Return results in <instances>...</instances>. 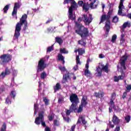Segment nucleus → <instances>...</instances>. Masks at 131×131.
<instances>
[{"label":"nucleus","mask_w":131,"mask_h":131,"mask_svg":"<svg viewBox=\"0 0 131 131\" xmlns=\"http://www.w3.org/2000/svg\"><path fill=\"white\" fill-rule=\"evenodd\" d=\"M82 16V17H78L77 21H75V33L80 35L81 38H86L89 36V29L84 27L80 22L83 21L85 25L90 26V24L93 21V16L91 14H89V16H88V14H83Z\"/></svg>","instance_id":"obj_1"},{"label":"nucleus","mask_w":131,"mask_h":131,"mask_svg":"<svg viewBox=\"0 0 131 131\" xmlns=\"http://www.w3.org/2000/svg\"><path fill=\"white\" fill-rule=\"evenodd\" d=\"M24 25L23 30L25 31L28 29V23H27V14H24L19 19V22L17 23L15 26V33L14 34V39H19L20 36V31H21V27Z\"/></svg>","instance_id":"obj_2"},{"label":"nucleus","mask_w":131,"mask_h":131,"mask_svg":"<svg viewBox=\"0 0 131 131\" xmlns=\"http://www.w3.org/2000/svg\"><path fill=\"white\" fill-rule=\"evenodd\" d=\"M111 15H112V10H109L107 15L103 14L101 16L100 22L99 23V24H101V23H103L104 21H106L103 29L105 30V34L106 35L109 34V31H110V29H111L110 27V18H111Z\"/></svg>","instance_id":"obj_3"},{"label":"nucleus","mask_w":131,"mask_h":131,"mask_svg":"<svg viewBox=\"0 0 131 131\" xmlns=\"http://www.w3.org/2000/svg\"><path fill=\"white\" fill-rule=\"evenodd\" d=\"M96 71L97 73L96 74L97 76H99V77L102 76V73L103 71L105 72L106 73H108L109 72V67L107 64H106L105 66L102 64L101 63H99L98 67H96Z\"/></svg>","instance_id":"obj_4"},{"label":"nucleus","mask_w":131,"mask_h":131,"mask_svg":"<svg viewBox=\"0 0 131 131\" xmlns=\"http://www.w3.org/2000/svg\"><path fill=\"white\" fill-rule=\"evenodd\" d=\"M12 55L9 54H5L2 55L0 56V64L4 66L6 65V64H8V63L12 61Z\"/></svg>","instance_id":"obj_5"},{"label":"nucleus","mask_w":131,"mask_h":131,"mask_svg":"<svg viewBox=\"0 0 131 131\" xmlns=\"http://www.w3.org/2000/svg\"><path fill=\"white\" fill-rule=\"evenodd\" d=\"M46 64L45 63V60L43 59H40L38 63L37 72H41L43 71L46 67Z\"/></svg>","instance_id":"obj_6"},{"label":"nucleus","mask_w":131,"mask_h":131,"mask_svg":"<svg viewBox=\"0 0 131 131\" xmlns=\"http://www.w3.org/2000/svg\"><path fill=\"white\" fill-rule=\"evenodd\" d=\"M128 59V55H126V54L122 56L121 58L120 59V64L121 68L124 70L126 69V67L125 66V62Z\"/></svg>","instance_id":"obj_7"},{"label":"nucleus","mask_w":131,"mask_h":131,"mask_svg":"<svg viewBox=\"0 0 131 131\" xmlns=\"http://www.w3.org/2000/svg\"><path fill=\"white\" fill-rule=\"evenodd\" d=\"M70 101L72 104H75V105H78L79 103V99L76 94H73L70 96Z\"/></svg>","instance_id":"obj_8"},{"label":"nucleus","mask_w":131,"mask_h":131,"mask_svg":"<svg viewBox=\"0 0 131 131\" xmlns=\"http://www.w3.org/2000/svg\"><path fill=\"white\" fill-rule=\"evenodd\" d=\"M78 5L79 7H82L83 10H84L85 12L89 11V3H83V1H79Z\"/></svg>","instance_id":"obj_9"},{"label":"nucleus","mask_w":131,"mask_h":131,"mask_svg":"<svg viewBox=\"0 0 131 131\" xmlns=\"http://www.w3.org/2000/svg\"><path fill=\"white\" fill-rule=\"evenodd\" d=\"M43 112L39 113L38 114V117L35 118V123L37 125H39L40 124V121L43 120Z\"/></svg>","instance_id":"obj_10"},{"label":"nucleus","mask_w":131,"mask_h":131,"mask_svg":"<svg viewBox=\"0 0 131 131\" xmlns=\"http://www.w3.org/2000/svg\"><path fill=\"white\" fill-rule=\"evenodd\" d=\"M124 77H125V73H124L123 71H122L121 75H119V76H114V81H115V82H118L119 80H122V79H124Z\"/></svg>","instance_id":"obj_11"},{"label":"nucleus","mask_w":131,"mask_h":131,"mask_svg":"<svg viewBox=\"0 0 131 131\" xmlns=\"http://www.w3.org/2000/svg\"><path fill=\"white\" fill-rule=\"evenodd\" d=\"M94 96L95 98H98V99H102L104 98V96H105V92L100 90L98 92H95L94 94Z\"/></svg>","instance_id":"obj_12"},{"label":"nucleus","mask_w":131,"mask_h":131,"mask_svg":"<svg viewBox=\"0 0 131 131\" xmlns=\"http://www.w3.org/2000/svg\"><path fill=\"white\" fill-rule=\"evenodd\" d=\"M63 79V83H65V82H68V79L69 80H71V78L70 77V73L69 72L67 71V73L63 75L62 77Z\"/></svg>","instance_id":"obj_13"},{"label":"nucleus","mask_w":131,"mask_h":131,"mask_svg":"<svg viewBox=\"0 0 131 131\" xmlns=\"http://www.w3.org/2000/svg\"><path fill=\"white\" fill-rule=\"evenodd\" d=\"M112 122L115 125H118V124L120 123V119L118 118V116H117L115 115H114L113 116Z\"/></svg>","instance_id":"obj_14"},{"label":"nucleus","mask_w":131,"mask_h":131,"mask_svg":"<svg viewBox=\"0 0 131 131\" xmlns=\"http://www.w3.org/2000/svg\"><path fill=\"white\" fill-rule=\"evenodd\" d=\"M77 8H78L77 3L74 0L71 2V7L69 8V10L70 11H73V9H76Z\"/></svg>","instance_id":"obj_15"},{"label":"nucleus","mask_w":131,"mask_h":131,"mask_svg":"<svg viewBox=\"0 0 131 131\" xmlns=\"http://www.w3.org/2000/svg\"><path fill=\"white\" fill-rule=\"evenodd\" d=\"M87 100L88 97L85 96H83L81 100V106H83V107H85V106L88 105V102L86 101Z\"/></svg>","instance_id":"obj_16"},{"label":"nucleus","mask_w":131,"mask_h":131,"mask_svg":"<svg viewBox=\"0 0 131 131\" xmlns=\"http://www.w3.org/2000/svg\"><path fill=\"white\" fill-rule=\"evenodd\" d=\"M11 74V71H10V70H9L8 68H7L5 69V73L3 72L0 75V76H3V78H4V77H5L6 75H9V74Z\"/></svg>","instance_id":"obj_17"},{"label":"nucleus","mask_w":131,"mask_h":131,"mask_svg":"<svg viewBox=\"0 0 131 131\" xmlns=\"http://www.w3.org/2000/svg\"><path fill=\"white\" fill-rule=\"evenodd\" d=\"M85 40L86 39V38H81V39L78 41V44L80 45V46H82V47H85V45H86V43L85 42Z\"/></svg>","instance_id":"obj_18"},{"label":"nucleus","mask_w":131,"mask_h":131,"mask_svg":"<svg viewBox=\"0 0 131 131\" xmlns=\"http://www.w3.org/2000/svg\"><path fill=\"white\" fill-rule=\"evenodd\" d=\"M58 59L59 61H61L62 64H65V57L63 55H62L61 54H58L57 55Z\"/></svg>","instance_id":"obj_19"},{"label":"nucleus","mask_w":131,"mask_h":131,"mask_svg":"<svg viewBox=\"0 0 131 131\" xmlns=\"http://www.w3.org/2000/svg\"><path fill=\"white\" fill-rule=\"evenodd\" d=\"M76 106H77V104H75V103H72L71 106L70 107V110L73 112H75L76 110H77Z\"/></svg>","instance_id":"obj_20"},{"label":"nucleus","mask_w":131,"mask_h":131,"mask_svg":"<svg viewBox=\"0 0 131 131\" xmlns=\"http://www.w3.org/2000/svg\"><path fill=\"white\" fill-rule=\"evenodd\" d=\"M69 18L72 20L75 19V17H73V10H69Z\"/></svg>","instance_id":"obj_21"},{"label":"nucleus","mask_w":131,"mask_h":131,"mask_svg":"<svg viewBox=\"0 0 131 131\" xmlns=\"http://www.w3.org/2000/svg\"><path fill=\"white\" fill-rule=\"evenodd\" d=\"M56 42H57V43H59V45H61L63 43V39H62V38L60 37H56L55 38Z\"/></svg>","instance_id":"obj_22"},{"label":"nucleus","mask_w":131,"mask_h":131,"mask_svg":"<svg viewBox=\"0 0 131 131\" xmlns=\"http://www.w3.org/2000/svg\"><path fill=\"white\" fill-rule=\"evenodd\" d=\"M59 90H61V85L60 83H57L56 85L54 86V92L56 93V92L59 91Z\"/></svg>","instance_id":"obj_23"},{"label":"nucleus","mask_w":131,"mask_h":131,"mask_svg":"<svg viewBox=\"0 0 131 131\" xmlns=\"http://www.w3.org/2000/svg\"><path fill=\"white\" fill-rule=\"evenodd\" d=\"M84 73L85 76L87 77L92 76V73H91L89 70H85Z\"/></svg>","instance_id":"obj_24"},{"label":"nucleus","mask_w":131,"mask_h":131,"mask_svg":"<svg viewBox=\"0 0 131 131\" xmlns=\"http://www.w3.org/2000/svg\"><path fill=\"white\" fill-rule=\"evenodd\" d=\"M122 27L123 29H125L126 27H128V28H129V27H130V23L125 22L123 24Z\"/></svg>","instance_id":"obj_25"},{"label":"nucleus","mask_w":131,"mask_h":131,"mask_svg":"<svg viewBox=\"0 0 131 131\" xmlns=\"http://www.w3.org/2000/svg\"><path fill=\"white\" fill-rule=\"evenodd\" d=\"M83 54H85V50L82 48L79 49L78 55L79 56H82Z\"/></svg>","instance_id":"obj_26"},{"label":"nucleus","mask_w":131,"mask_h":131,"mask_svg":"<svg viewBox=\"0 0 131 131\" xmlns=\"http://www.w3.org/2000/svg\"><path fill=\"white\" fill-rule=\"evenodd\" d=\"M118 15L119 16H122V17L126 16V14L122 13V9H121L119 8L118 12Z\"/></svg>","instance_id":"obj_27"},{"label":"nucleus","mask_w":131,"mask_h":131,"mask_svg":"<svg viewBox=\"0 0 131 131\" xmlns=\"http://www.w3.org/2000/svg\"><path fill=\"white\" fill-rule=\"evenodd\" d=\"M9 95L11 98L13 99V100H15V97H16V92L12 91L11 92Z\"/></svg>","instance_id":"obj_28"},{"label":"nucleus","mask_w":131,"mask_h":131,"mask_svg":"<svg viewBox=\"0 0 131 131\" xmlns=\"http://www.w3.org/2000/svg\"><path fill=\"white\" fill-rule=\"evenodd\" d=\"M52 51H54V45H52L47 48V53H51Z\"/></svg>","instance_id":"obj_29"},{"label":"nucleus","mask_w":131,"mask_h":131,"mask_svg":"<svg viewBox=\"0 0 131 131\" xmlns=\"http://www.w3.org/2000/svg\"><path fill=\"white\" fill-rule=\"evenodd\" d=\"M49 99L47 98V97H43V102H44L46 106H48L50 105V103H49Z\"/></svg>","instance_id":"obj_30"},{"label":"nucleus","mask_w":131,"mask_h":131,"mask_svg":"<svg viewBox=\"0 0 131 131\" xmlns=\"http://www.w3.org/2000/svg\"><path fill=\"white\" fill-rule=\"evenodd\" d=\"M76 64L77 65H81V62H80V59H79V55H77L76 57Z\"/></svg>","instance_id":"obj_31"},{"label":"nucleus","mask_w":131,"mask_h":131,"mask_svg":"<svg viewBox=\"0 0 131 131\" xmlns=\"http://www.w3.org/2000/svg\"><path fill=\"white\" fill-rule=\"evenodd\" d=\"M48 118L49 121H52V120L55 118V115L54 114L49 115L48 116Z\"/></svg>","instance_id":"obj_32"},{"label":"nucleus","mask_w":131,"mask_h":131,"mask_svg":"<svg viewBox=\"0 0 131 131\" xmlns=\"http://www.w3.org/2000/svg\"><path fill=\"white\" fill-rule=\"evenodd\" d=\"M119 18L117 16H115L112 19V22L113 23H117L118 22Z\"/></svg>","instance_id":"obj_33"},{"label":"nucleus","mask_w":131,"mask_h":131,"mask_svg":"<svg viewBox=\"0 0 131 131\" xmlns=\"http://www.w3.org/2000/svg\"><path fill=\"white\" fill-rule=\"evenodd\" d=\"M7 130V124L6 123H4L2 127L1 128V131H6Z\"/></svg>","instance_id":"obj_34"},{"label":"nucleus","mask_w":131,"mask_h":131,"mask_svg":"<svg viewBox=\"0 0 131 131\" xmlns=\"http://www.w3.org/2000/svg\"><path fill=\"white\" fill-rule=\"evenodd\" d=\"M60 53H61V54H68L69 52L68 51L66 50V49L63 48L60 49Z\"/></svg>","instance_id":"obj_35"},{"label":"nucleus","mask_w":131,"mask_h":131,"mask_svg":"<svg viewBox=\"0 0 131 131\" xmlns=\"http://www.w3.org/2000/svg\"><path fill=\"white\" fill-rule=\"evenodd\" d=\"M47 77V73H46V72H43L40 74V78L41 79H45Z\"/></svg>","instance_id":"obj_36"},{"label":"nucleus","mask_w":131,"mask_h":131,"mask_svg":"<svg viewBox=\"0 0 131 131\" xmlns=\"http://www.w3.org/2000/svg\"><path fill=\"white\" fill-rule=\"evenodd\" d=\"M20 8V3L19 2L15 3L14 4V6L13 9H15L16 10H18V9Z\"/></svg>","instance_id":"obj_37"},{"label":"nucleus","mask_w":131,"mask_h":131,"mask_svg":"<svg viewBox=\"0 0 131 131\" xmlns=\"http://www.w3.org/2000/svg\"><path fill=\"white\" fill-rule=\"evenodd\" d=\"M10 6L7 5L5 6V7L3 9L4 13L5 14H6L7 12H8V10H9Z\"/></svg>","instance_id":"obj_38"},{"label":"nucleus","mask_w":131,"mask_h":131,"mask_svg":"<svg viewBox=\"0 0 131 131\" xmlns=\"http://www.w3.org/2000/svg\"><path fill=\"white\" fill-rule=\"evenodd\" d=\"M117 38V36L116 34H114V35H113L112 37V40H111L112 42H113V43H114Z\"/></svg>","instance_id":"obj_39"},{"label":"nucleus","mask_w":131,"mask_h":131,"mask_svg":"<svg viewBox=\"0 0 131 131\" xmlns=\"http://www.w3.org/2000/svg\"><path fill=\"white\" fill-rule=\"evenodd\" d=\"M109 104L111 108L114 107L115 106V104L114 103V100H110Z\"/></svg>","instance_id":"obj_40"},{"label":"nucleus","mask_w":131,"mask_h":131,"mask_svg":"<svg viewBox=\"0 0 131 131\" xmlns=\"http://www.w3.org/2000/svg\"><path fill=\"white\" fill-rule=\"evenodd\" d=\"M80 119L81 120L82 123H83V124H86V123H88V122L85 121V119H84V118H83V117H80Z\"/></svg>","instance_id":"obj_41"},{"label":"nucleus","mask_w":131,"mask_h":131,"mask_svg":"<svg viewBox=\"0 0 131 131\" xmlns=\"http://www.w3.org/2000/svg\"><path fill=\"white\" fill-rule=\"evenodd\" d=\"M130 91H131V84L127 85V86L126 87V92H127V93H129Z\"/></svg>","instance_id":"obj_42"},{"label":"nucleus","mask_w":131,"mask_h":131,"mask_svg":"<svg viewBox=\"0 0 131 131\" xmlns=\"http://www.w3.org/2000/svg\"><path fill=\"white\" fill-rule=\"evenodd\" d=\"M53 124L55 126H59L60 125V123H59V121L57 120H54L53 121Z\"/></svg>","instance_id":"obj_43"},{"label":"nucleus","mask_w":131,"mask_h":131,"mask_svg":"<svg viewBox=\"0 0 131 131\" xmlns=\"http://www.w3.org/2000/svg\"><path fill=\"white\" fill-rule=\"evenodd\" d=\"M125 120L126 121L127 123L130 121V116L128 115L125 117Z\"/></svg>","instance_id":"obj_44"},{"label":"nucleus","mask_w":131,"mask_h":131,"mask_svg":"<svg viewBox=\"0 0 131 131\" xmlns=\"http://www.w3.org/2000/svg\"><path fill=\"white\" fill-rule=\"evenodd\" d=\"M58 68L59 69V70H60V71H63V72H65V71H66V68H65V67H62V66H59Z\"/></svg>","instance_id":"obj_45"},{"label":"nucleus","mask_w":131,"mask_h":131,"mask_svg":"<svg viewBox=\"0 0 131 131\" xmlns=\"http://www.w3.org/2000/svg\"><path fill=\"white\" fill-rule=\"evenodd\" d=\"M83 107L84 106H83L82 105H79V108L77 110V113H80V112H81L82 111V110L83 109Z\"/></svg>","instance_id":"obj_46"},{"label":"nucleus","mask_w":131,"mask_h":131,"mask_svg":"<svg viewBox=\"0 0 131 131\" xmlns=\"http://www.w3.org/2000/svg\"><path fill=\"white\" fill-rule=\"evenodd\" d=\"M119 9H124V6L123 5V2H120V4L119 5Z\"/></svg>","instance_id":"obj_47"},{"label":"nucleus","mask_w":131,"mask_h":131,"mask_svg":"<svg viewBox=\"0 0 131 131\" xmlns=\"http://www.w3.org/2000/svg\"><path fill=\"white\" fill-rule=\"evenodd\" d=\"M115 98H116V94H115V93H114L111 95V100H112V101H114V100H115Z\"/></svg>","instance_id":"obj_48"},{"label":"nucleus","mask_w":131,"mask_h":131,"mask_svg":"<svg viewBox=\"0 0 131 131\" xmlns=\"http://www.w3.org/2000/svg\"><path fill=\"white\" fill-rule=\"evenodd\" d=\"M18 10L15 8H13V12L12 13V16H15V15H17V12Z\"/></svg>","instance_id":"obj_49"},{"label":"nucleus","mask_w":131,"mask_h":131,"mask_svg":"<svg viewBox=\"0 0 131 131\" xmlns=\"http://www.w3.org/2000/svg\"><path fill=\"white\" fill-rule=\"evenodd\" d=\"M71 112H73L71 111V110L70 109L66 110V114L67 116H69V115H70V114H71Z\"/></svg>","instance_id":"obj_50"},{"label":"nucleus","mask_w":131,"mask_h":131,"mask_svg":"<svg viewBox=\"0 0 131 131\" xmlns=\"http://www.w3.org/2000/svg\"><path fill=\"white\" fill-rule=\"evenodd\" d=\"M126 96H127V92L125 91L123 93L122 95V98L123 99V100H124L126 98Z\"/></svg>","instance_id":"obj_51"},{"label":"nucleus","mask_w":131,"mask_h":131,"mask_svg":"<svg viewBox=\"0 0 131 131\" xmlns=\"http://www.w3.org/2000/svg\"><path fill=\"white\" fill-rule=\"evenodd\" d=\"M53 21V17H50L48 18V20L46 22V24H49V23H51Z\"/></svg>","instance_id":"obj_52"},{"label":"nucleus","mask_w":131,"mask_h":131,"mask_svg":"<svg viewBox=\"0 0 131 131\" xmlns=\"http://www.w3.org/2000/svg\"><path fill=\"white\" fill-rule=\"evenodd\" d=\"M12 103V101L10 100V98H9V97H8L6 99V104H11Z\"/></svg>","instance_id":"obj_53"},{"label":"nucleus","mask_w":131,"mask_h":131,"mask_svg":"<svg viewBox=\"0 0 131 131\" xmlns=\"http://www.w3.org/2000/svg\"><path fill=\"white\" fill-rule=\"evenodd\" d=\"M97 1V0H94L93 2H92L90 4V5H89V8H93V6H94V4H95L96 3V2Z\"/></svg>","instance_id":"obj_54"},{"label":"nucleus","mask_w":131,"mask_h":131,"mask_svg":"<svg viewBox=\"0 0 131 131\" xmlns=\"http://www.w3.org/2000/svg\"><path fill=\"white\" fill-rule=\"evenodd\" d=\"M41 124L43 127H46L47 125L46 124V122L43 121V120L40 121Z\"/></svg>","instance_id":"obj_55"},{"label":"nucleus","mask_w":131,"mask_h":131,"mask_svg":"<svg viewBox=\"0 0 131 131\" xmlns=\"http://www.w3.org/2000/svg\"><path fill=\"white\" fill-rule=\"evenodd\" d=\"M63 119L65 121H67V122H69V121L70 120V118L69 117H63Z\"/></svg>","instance_id":"obj_56"},{"label":"nucleus","mask_w":131,"mask_h":131,"mask_svg":"<svg viewBox=\"0 0 131 131\" xmlns=\"http://www.w3.org/2000/svg\"><path fill=\"white\" fill-rule=\"evenodd\" d=\"M119 130H120V126H116L114 130V131H119Z\"/></svg>","instance_id":"obj_57"},{"label":"nucleus","mask_w":131,"mask_h":131,"mask_svg":"<svg viewBox=\"0 0 131 131\" xmlns=\"http://www.w3.org/2000/svg\"><path fill=\"white\" fill-rule=\"evenodd\" d=\"M76 126V125H73L71 126V131H75V127Z\"/></svg>","instance_id":"obj_58"},{"label":"nucleus","mask_w":131,"mask_h":131,"mask_svg":"<svg viewBox=\"0 0 131 131\" xmlns=\"http://www.w3.org/2000/svg\"><path fill=\"white\" fill-rule=\"evenodd\" d=\"M34 110H38V105H37V104H34Z\"/></svg>","instance_id":"obj_59"},{"label":"nucleus","mask_w":131,"mask_h":131,"mask_svg":"<svg viewBox=\"0 0 131 131\" xmlns=\"http://www.w3.org/2000/svg\"><path fill=\"white\" fill-rule=\"evenodd\" d=\"M45 131H51V128H50V127H49V126H46L45 127Z\"/></svg>","instance_id":"obj_60"},{"label":"nucleus","mask_w":131,"mask_h":131,"mask_svg":"<svg viewBox=\"0 0 131 131\" xmlns=\"http://www.w3.org/2000/svg\"><path fill=\"white\" fill-rule=\"evenodd\" d=\"M86 62H87L85 64V68H86L85 70H89V61L87 60Z\"/></svg>","instance_id":"obj_61"},{"label":"nucleus","mask_w":131,"mask_h":131,"mask_svg":"<svg viewBox=\"0 0 131 131\" xmlns=\"http://www.w3.org/2000/svg\"><path fill=\"white\" fill-rule=\"evenodd\" d=\"M125 41V39H124V38H120V42L121 43H123Z\"/></svg>","instance_id":"obj_62"},{"label":"nucleus","mask_w":131,"mask_h":131,"mask_svg":"<svg viewBox=\"0 0 131 131\" xmlns=\"http://www.w3.org/2000/svg\"><path fill=\"white\" fill-rule=\"evenodd\" d=\"M13 76H17V71L16 70L13 71Z\"/></svg>","instance_id":"obj_63"},{"label":"nucleus","mask_w":131,"mask_h":131,"mask_svg":"<svg viewBox=\"0 0 131 131\" xmlns=\"http://www.w3.org/2000/svg\"><path fill=\"white\" fill-rule=\"evenodd\" d=\"M126 17H127V18H128L129 19H131V13H128L127 15H126Z\"/></svg>","instance_id":"obj_64"}]
</instances>
